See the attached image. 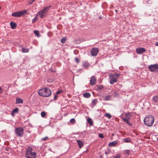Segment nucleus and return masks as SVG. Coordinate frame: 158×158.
I'll return each mask as SVG.
<instances>
[{
	"instance_id": "1",
	"label": "nucleus",
	"mask_w": 158,
	"mask_h": 158,
	"mask_svg": "<svg viewBox=\"0 0 158 158\" xmlns=\"http://www.w3.org/2000/svg\"><path fill=\"white\" fill-rule=\"evenodd\" d=\"M51 94L50 90L47 87L40 89L38 91L39 95L44 97H49L51 95Z\"/></svg>"
},
{
	"instance_id": "2",
	"label": "nucleus",
	"mask_w": 158,
	"mask_h": 158,
	"mask_svg": "<svg viewBox=\"0 0 158 158\" xmlns=\"http://www.w3.org/2000/svg\"><path fill=\"white\" fill-rule=\"evenodd\" d=\"M32 149L31 147H28L26 150L25 156L27 158H36V153L32 152Z\"/></svg>"
},
{
	"instance_id": "3",
	"label": "nucleus",
	"mask_w": 158,
	"mask_h": 158,
	"mask_svg": "<svg viewBox=\"0 0 158 158\" xmlns=\"http://www.w3.org/2000/svg\"><path fill=\"white\" fill-rule=\"evenodd\" d=\"M51 6L44 7L43 10L39 11L36 14V16H40V18H43L45 17L47 15L48 10L51 8Z\"/></svg>"
},
{
	"instance_id": "4",
	"label": "nucleus",
	"mask_w": 158,
	"mask_h": 158,
	"mask_svg": "<svg viewBox=\"0 0 158 158\" xmlns=\"http://www.w3.org/2000/svg\"><path fill=\"white\" fill-rule=\"evenodd\" d=\"M154 119L152 115L146 116L144 119V122L145 125L151 126L154 122Z\"/></svg>"
},
{
	"instance_id": "5",
	"label": "nucleus",
	"mask_w": 158,
	"mask_h": 158,
	"mask_svg": "<svg viewBox=\"0 0 158 158\" xmlns=\"http://www.w3.org/2000/svg\"><path fill=\"white\" fill-rule=\"evenodd\" d=\"M125 117H121V118L123 120V121L126 122V123L128 125L130 126H132V123L129 122V121L130 119V118L132 116L131 113V112L125 113Z\"/></svg>"
},
{
	"instance_id": "6",
	"label": "nucleus",
	"mask_w": 158,
	"mask_h": 158,
	"mask_svg": "<svg viewBox=\"0 0 158 158\" xmlns=\"http://www.w3.org/2000/svg\"><path fill=\"white\" fill-rule=\"evenodd\" d=\"M119 74L117 73H115L114 74L110 75V83L111 84H113L117 81V79L118 78Z\"/></svg>"
},
{
	"instance_id": "7",
	"label": "nucleus",
	"mask_w": 158,
	"mask_h": 158,
	"mask_svg": "<svg viewBox=\"0 0 158 158\" xmlns=\"http://www.w3.org/2000/svg\"><path fill=\"white\" fill-rule=\"evenodd\" d=\"M26 12V11L25 10L17 11L12 13L11 15L14 17H19L25 14Z\"/></svg>"
},
{
	"instance_id": "8",
	"label": "nucleus",
	"mask_w": 158,
	"mask_h": 158,
	"mask_svg": "<svg viewBox=\"0 0 158 158\" xmlns=\"http://www.w3.org/2000/svg\"><path fill=\"white\" fill-rule=\"evenodd\" d=\"M24 129L22 127H19L16 128L15 129V133L19 137H22L23 134Z\"/></svg>"
},
{
	"instance_id": "9",
	"label": "nucleus",
	"mask_w": 158,
	"mask_h": 158,
	"mask_svg": "<svg viewBox=\"0 0 158 158\" xmlns=\"http://www.w3.org/2000/svg\"><path fill=\"white\" fill-rule=\"evenodd\" d=\"M99 51L98 48H92L91 51V55L92 56H96Z\"/></svg>"
},
{
	"instance_id": "10",
	"label": "nucleus",
	"mask_w": 158,
	"mask_h": 158,
	"mask_svg": "<svg viewBox=\"0 0 158 158\" xmlns=\"http://www.w3.org/2000/svg\"><path fill=\"white\" fill-rule=\"evenodd\" d=\"M148 68L151 71L154 72L155 70L158 69V64H155L149 65Z\"/></svg>"
},
{
	"instance_id": "11",
	"label": "nucleus",
	"mask_w": 158,
	"mask_h": 158,
	"mask_svg": "<svg viewBox=\"0 0 158 158\" xmlns=\"http://www.w3.org/2000/svg\"><path fill=\"white\" fill-rule=\"evenodd\" d=\"M136 51L137 54H140L144 52L146 50L144 48L139 47L136 49Z\"/></svg>"
},
{
	"instance_id": "12",
	"label": "nucleus",
	"mask_w": 158,
	"mask_h": 158,
	"mask_svg": "<svg viewBox=\"0 0 158 158\" xmlns=\"http://www.w3.org/2000/svg\"><path fill=\"white\" fill-rule=\"evenodd\" d=\"M96 81V79L94 76H92L91 77L90 80V83L92 85H93L95 84Z\"/></svg>"
},
{
	"instance_id": "13",
	"label": "nucleus",
	"mask_w": 158,
	"mask_h": 158,
	"mask_svg": "<svg viewBox=\"0 0 158 158\" xmlns=\"http://www.w3.org/2000/svg\"><path fill=\"white\" fill-rule=\"evenodd\" d=\"M111 98V95H106L104 97H102V98L104 100L107 101L110 100Z\"/></svg>"
},
{
	"instance_id": "14",
	"label": "nucleus",
	"mask_w": 158,
	"mask_h": 158,
	"mask_svg": "<svg viewBox=\"0 0 158 158\" xmlns=\"http://www.w3.org/2000/svg\"><path fill=\"white\" fill-rule=\"evenodd\" d=\"M10 25L12 29H15L16 27V24L15 23H13V22H11L10 23Z\"/></svg>"
},
{
	"instance_id": "15",
	"label": "nucleus",
	"mask_w": 158,
	"mask_h": 158,
	"mask_svg": "<svg viewBox=\"0 0 158 158\" xmlns=\"http://www.w3.org/2000/svg\"><path fill=\"white\" fill-rule=\"evenodd\" d=\"M23 103V101L22 99L21 98H16V103L18 104H21Z\"/></svg>"
},
{
	"instance_id": "16",
	"label": "nucleus",
	"mask_w": 158,
	"mask_h": 158,
	"mask_svg": "<svg viewBox=\"0 0 158 158\" xmlns=\"http://www.w3.org/2000/svg\"><path fill=\"white\" fill-rule=\"evenodd\" d=\"M118 143L117 141H113L109 144V146L110 147H113L116 145Z\"/></svg>"
},
{
	"instance_id": "17",
	"label": "nucleus",
	"mask_w": 158,
	"mask_h": 158,
	"mask_svg": "<svg viewBox=\"0 0 158 158\" xmlns=\"http://www.w3.org/2000/svg\"><path fill=\"white\" fill-rule=\"evenodd\" d=\"M77 142L79 148H82L83 146V142L80 140H77Z\"/></svg>"
},
{
	"instance_id": "18",
	"label": "nucleus",
	"mask_w": 158,
	"mask_h": 158,
	"mask_svg": "<svg viewBox=\"0 0 158 158\" xmlns=\"http://www.w3.org/2000/svg\"><path fill=\"white\" fill-rule=\"evenodd\" d=\"M152 99V100L155 102H158V95L153 96Z\"/></svg>"
},
{
	"instance_id": "19",
	"label": "nucleus",
	"mask_w": 158,
	"mask_h": 158,
	"mask_svg": "<svg viewBox=\"0 0 158 158\" xmlns=\"http://www.w3.org/2000/svg\"><path fill=\"white\" fill-rule=\"evenodd\" d=\"M83 96L85 98H89L91 96V94L89 93H85L83 94Z\"/></svg>"
},
{
	"instance_id": "20",
	"label": "nucleus",
	"mask_w": 158,
	"mask_h": 158,
	"mask_svg": "<svg viewBox=\"0 0 158 158\" xmlns=\"http://www.w3.org/2000/svg\"><path fill=\"white\" fill-rule=\"evenodd\" d=\"M29 49L23 48H22V51L23 53L28 52H29Z\"/></svg>"
},
{
	"instance_id": "21",
	"label": "nucleus",
	"mask_w": 158,
	"mask_h": 158,
	"mask_svg": "<svg viewBox=\"0 0 158 158\" xmlns=\"http://www.w3.org/2000/svg\"><path fill=\"white\" fill-rule=\"evenodd\" d=\"M87 122L91 126L93 124V121L92 119L90 118H88L87 120Z\"/></svg>"
},
{
	"instance_id": "22",
	"label": "nucleus",
	"mask_w": 158,
	"mask_h": 158,
	"mask_svg": "<svg viewBox=\"0 0 158 158\" xmlns=\"http://www.w3.org/2000/svg\"><path fill=\"white\" fill-rule=\"evenodd\" d=\"M124 141L126 143H130L131 141V139L129 138L124 139Z\"/></svg>"
},
{
	"instance_id": "23",
	"label": "nucleus",
	"mask_w": 158,
	"mask_h": 158,
	"mask_svg": "<svg viewBox=\"0 0 158 158\" xmlns=\"http://www.w3.org/2000/svg\"><path fill=\"white\" fill-rule=\"evenodd\" d=\"M97 102V100L96 99H94L92 101V104L93 106H95Z\"/></svg>"
},
{
	"instance_id": "24",
	"label": "nucleus",
	"mask_w": 158,
	"mask_h": 158,
	"mask_svg": "<svg viewBox=\"0 0 158 158\" xmlns=\"http://www.w3.org/2000/svg\"><path fill=\"white\" fill-rule=\"evenodd\" d=\"M38 16L36 15L35 17L32 20V22L33 23H34L38 19V18L37 17Z\"/></svg>"
},
{
	"instance_id": "25",
	"label": "nucleus",
	"mask_w": 158,
	"mask_h": 158,
	"mask_svg": "<svg viewBox=\"0 0 158 158\" xmlns=\"http://www.w3.org/2000/svg\"><path fill=\"white\" fill-rule=\"evenodd\" d=\"M83 66L85 68H87L89 66V64L87 62H84L83 64Z\"/></svg>"
},
{
	"instance_id": "26",
	"label": "nucleus",
	"mask_w": 158,
	"mask_h": 158,
	"mask_svg": "<svg viewBox=\"0 0 158 158\" xmlns=\"http://www.w3.org/2000/svg\"><path fill=\"white\" fill-rule=\"evenodd\" d=\"M105 116L109 118H111V115L109 113H106L105 114Z\"/></svg>"
},
{
	"instance_id": "27",
	"label": "nucleus",
	"mask_w": 158,
	"mask_h": 158,
	"mask_svg": "<svg viewBox=\"0 0 158 158\" xmlns=\"http://www.w3.org/2000/svg\"><path fill=\"white\" fill-rule=\"evenodd\" d=\"M66 39V38H63L61 40V42L62 43H64L65 42Z\"/></svg>"
},
{
	"instance_id": "28",
	"label": "nucleus",
	"mask_w": 158,
	"mask_h": 158,
	"mask_svg": "<svg viewBox=\"0 0 158 158\" xmlns=\"http://www.w3.org/2000/svg\"><path fill=\"white\" fill-rule=\"evenodd\" d=\"M41 114L42 117H44L46 115V113L45 112L43 111L41 112Z\"/></svg>"
},
{
	"instance_id": "29",
	"label": "nucleus",
	"mask_w": 158,
	"mask_h": 158,
	"mask_svg": "<svg viewBox=\"0 0 158 158\" xmlns=\"http://www.w3.org/2000/svg\"><path fill=\"white\" fill-rule=\"evenodd\" d=\"M130 150H126L124 151V153L126 154L127 155H129L130 154Z\"/></svg>"
},
{
	"instance_id": "30",
	"label": "nucleus",
	"mask_w": 158,
	"mask_h": 158,
	"mask_svg": "<svg viewBox=\"0 0 158 158\" xmlns=\"http://www.w3.org/2000/svg\"><path fill=\"white\" fill-rule=\"evenodd\" d=\"M18 110H19L18 109V108H16L14 109L12 111H13V112H14V113H18Z\"/></svg>"
},
{
	"instance_id": "31",
	"label": "nucleus",
	"mask_w": 158,
	"mask_h": 158,
	"mask_svg": "<svg viewBox=\"0 0 158 158\" xmlns=\"http://www.w3.org/2000/svg\"><path fill=\"white\" fill-rule=\"evenodd\" d=\"M75 60L76 63L77 64L80 61V60L77 57L75 58Z\"/></svg>"
},
{
	"instance_id": "32",
	"label": "nucleus",
	"mask_w": 158,
	"mask_h": 158,
	"mask_svg": "<svg viewBox=\"0 0 158 158\" xmlns=\"http://www.w3.org/2000/svg\"><path fill=\"white\" fill-rule=\"evenodd\" d=\"M63 92V91L62 90H58L56 92V94H60Z\"/></svg>"
},
{
	"instance_id": "33",
	"label": "nucleus",
	"mask_w": 158,
	"mask_h": 158,
	"mask_svg": "<svg viewBox=\"0 0 158 158\" xmlns=\"http://www.w3.org/2000/svg\"><path fill=\"white\" fill-rule=\"evenodd\" d=\"M35 0H29V3L30 4H32Z\"/></svg>"
},
{
	"instance_id": "34",
	"label": "nucleus",
	"mask_w": 158,
	"mask_h": 158,
	"mask_svg": "<svg viewBox=\"0 0 158 158\" xmlns=\"http://www.w3.org/2000/svg\"><path fill=\"white\" fill-rule=\"evenodd\" d=\"M99 137L101 138H103L104 137L103 134L102 133H100L99 134Z\"/></svg>"
},
{
	"instance_id": "35",
	"label": "nucleus",
	"mask_w": 158,
	"mask_h": 158,
	"mask_svg": "<svg viewBox=\"0 0 158 158\" xmlns=\"http://www.w3.org/2000/svg\"><path fill=\"white\" fill-rule=\"evenodd\" d=\"M120 155L119 154H117L115 156H114L113 157L114 158H120Z\"/></svg>"
},
{
	"instance_id": "36",
	"label": "nucleus",
	"mask_w": 158,
	"mask_h": 158,
	"mask_svg": "<svg viewBox=\"0 0 158 158\" xmlns=\"http://www.w3.org/2000/svg\"><path fill=\"white\" fill-rule=\"evenodd\" d=\"M75 122V120L74 118H72L70 120V122L71 123H73Z\"/></svg>"
},
{
	"instance_id": "37",
	"label": "nucleus",
	"mask_w": 158,
	"mask_h": 158,
	"mask_svg": "<svg viewBox=\"0 0 158 158\" xmlns=\"http://www.w3.org/2000/svg\"><path fill=\"white\" fill-rule=\"evenodd\" d=\"M34 33L35 35H38L39 34V32L37 31H34Z\"/></svg>"
},
{
	"instance_id": "38",
	"label": "nucleus",
	"mask_w": 158,
	"mask_h": 158,
	"mask_svg": "<svg viewBox=\"0 0 158 158\" xmlns=\"http://www.w3.org/2000/svg\"><path fill=\"white\" fill-rule=\"evenodd\" d=\"M114 97H116L118 95V93L117 92H114Z\"/></svg>"
},
{
	"instance_id": "39",
	"label": "nucleus",
	"mask_w": 158,
	"mask_h": 158,
	"mask_svg": "<svg viewBox=\"0 0 158 158\" xmlns=\"http://www.w3.org/2000/svg\"><path fill=\"white\" fill-rule=\"evenodd\" d=\"M48 139V137H46L42 139V140L43 141H45L46 139Z\"/></svg>"
},
{
	"instance_id": "40",
	"label": "nucleus",
	"mask_w": 158,
	"mask_h": 158,
	"mask_svg": "<svg viewBox=\"0 0 158 158\" xmlns=\"http://www.w3.org/2000/svg\"><path fill=\"white\" fill-rule=\"evenodd\" d=\"M3 92V89L1 87H0V94H2Z\"/></svg>"
},
{
	"instance_id": "41",
	"label": "nucleus",
	"mask_w": 158,
	"mask_h": 158,
	"mask_svg": "<svg viewBox=\"0 0 158 158\" xmlns=\"http://www.w3.org/2000/svg\"><path fill=\"white\" fill-rule=\"evenodd\" d=\"M103 88V87L102 85H99V86H98V89H102Z\"/></svg>"
},
{
	"instance_id": "42",
	"label": "nucleus",
	"mask_w": 158,
	"mask_h": 158,
	"mask_svg": "<svg viewBox=\"0 0 158 158\" xmlns=\"http://www.w3.org/2000/svg\"><path fill=\"white\" fill-rule=\"evenodd\" d=\"M57 95L56 94L54 96V100H56L57 99Z\"/></svg>"
},
{
	"instance_id": "43",
	"label": "nucleus",
	"mask_w": 158,
	"mask_h": 158,
	"mask_svg": "<svg viewBox=\"0 0 158 158\" xmlns=\"http://www.w3.org/2000/svg\"><path fill=\"white\" fill-rule=\"evenodd\" d=\"M147 3L150 4L151 3V1L150 0H147Z\"/></svg>"
},
{
	"instance_id": "44",
	"label": "nucleus",
	"mask_w": 158,
	"mask_h": 158,
	"mask_svg": "<svg viewBox=\"0 0 158 158\" xmlns=\"http://www.w3.org/2000/svg\"><path fill=\"white\" fill-rule=\"evenodd\" d=\"M11 115L13 116H14L15 115V113L13 112V111H12L11 113Z\"/></svg>"
},
{
	"instance_id": "45",
	"label": "nucleus",
	"mask_w": 158,
	"mask_h": 158,
	"mask_svg": "<svg viewBox=\"0 0 158 158\" xmlns=\"http://www.w3.org/2000/svg\"><path fill=\"white\" fill-rule=\"evenodd\" d=\"M156 46H158V42H157V43H156Z\"/></svg>"
},
{
	"instance_id": "46",
	"label": "nucleus",
	"mask_w": 158,
	"mask_h": 158,
	"mask_svg": "<svg viewBox=\"0 0 158 158\" xmlns=\"http://www.w3.org/2000/svg\"><path fill=\"white\" fill-rule=\"evenodd\" d=\"M115 12H118V10H115Z\"/></svg>"
},
{
	"instance_id": "47",
	"label": "nucleus",
	"mask_w": 158,
	"mask_h": 158,
	"mask_svg": "<svg viewBox=\"0 0 158 158\" xmlns=\"http://www.w3.org/2000/svg\"><path fill=\"white\" fill-rule=\"evenodd\" d=\"M102 18V17H99V19H101Z\"/></svg>"
},
{
	"instance_id": "48",
	"label": "nucleus",
	"mask_w": 158,
	"mask_h": 158,
	"mask_svg": "<svg viewBox=\"0 0 158 158\" xmlns=\"http://www.w3.org/2000/svg\"><path fill=\"white\" fill-rule=\"evenodd\" d=\"M1 8V7L0 6V9Z\"/></svg>"
}]
</instances>
